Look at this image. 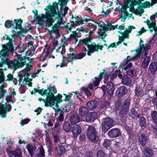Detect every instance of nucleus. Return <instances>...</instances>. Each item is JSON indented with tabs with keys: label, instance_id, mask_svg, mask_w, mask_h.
<instances>
[{
	"label": "nucleus",
	"instance_id": "f3484780",
	"mask_svg": "<svg viewBox=\"0 0 157 157\" xmlns=\"http://www.w3.org/2000/svg\"><path fill=\"white\" fill-rule=\"evenodd\" d=\"M9 157H20L22 156V153L20 148H18L16 151H10L7 153Z\"/></svg>",
	"mask_w": 157,
	"mask_h": 157
},
{
	"label": "nucleus",
	"instance_id": "6ab92c4d",
	"mask_svg": "<svg viewBox=\"0 0 157 157\" xmlns=\"http://www.w3.org/2000/svg\"><path fill=\"white\" fill-rule=\"evenodd\" d=\"M97 117V113L93 112L89 113L86 117V122H93Z\"/></svg>",
	"mask_w": 157,
	"mask_h": 157
},
{
	"label": "nucleus",
	"instance_id": "37998d69",
	"mask_svg": "<svg viewBox=\"0 0 157 157\" xmlns=\"http://www.w3.org/2000/svg\"><path fill=\"white\" fill-rule=\"evenodd\" d=\"M26 89V86L21 85L19 89V91L20 93L23 94L25 92Z\"/></svg>",
	"mask_w": 157,
	"mask_h": 157
},
{
	"label": "nucleus",
	"instance_id": "6e6552de",
	"mask_svg": "<svg viewBox=\"0 0 157 157\" xmlns=\"http://www.w3.org/2000/svg\"><path fill=\"white\" fill-rule=\"evenodd\" d=\"M141 0H124V8L125 10L128 8H130V10H135L134 6L140 2Z\"/></svg>",
	"mask_w": 157,
	"mask_h": 157
},
{
	"label": "nucleus",
	"instance_id": "680f3d73",
	"mask_svg": "<svg viewBox=\"0 0 157 157\" xmlns=\"http://www.w3.org/2000/svg\"><path fill=\"white\" fill-rule=\"evenodd\" d=\"M12 98L11 96H7L6 97V100L7 102H11L12 101Z\"/></svg>",
	"mask_w": 157,
	"mask_h": 157
},
{
	"label": "nucleus",
	"instance_id": "2f4dec72",
	"mask_svg": "<svg viewBox=\"0 0 157 157\" xmlns=\"http://www.w3.org/2000/svg\"><path fill=\"white\" fill-rule=\"evenodd\" d=\"M96 27V25H95L94 24L88 23L87 25L86 29L87 30V31H90L89 33H92V31L95 30Z\"/></svg>",
	"mask_w": 157,
	"mask_h": 157
},
{
	"label": "nucleus",
	"instance_id": "e2e57ef3",
	"mask_svg": "<svg viewBox=\"0 0 157 157\" xmlns=\"http://www.w3.org/2000/svg\"><path fill=\"white\" fill-rule=\"evenodd\" d=\"M43 124H44V125H45L46 126L47 125L48 126H50V127L52 126L53 125V123L52 122V121H48V123L47 124H46L45 123H43Z\"/></svg>",
	"mask_w": 157,
	"mask_h": 157
},
{
	"label": "nucleus",
	"instance_id": "6e6d98bb",
	"mask_svg": "<svg viewBox=\"0 0 157 157\" xmlns=\"http://www.w3.org/2000/svg\"><path fill=\"white\" fill-rule=\"evenodd\" d=\"M84 90L86 95L87 97H90L91 96V94L88 88H85Z\"/></svg>",
	"mask_w": 157,
	"mask_h": 157
},
{
	"label": "nucleus",
	"instance_id": "dca6fc26",
	"mask_svg": "<svg viewBox=\"0 0 157 157\" xmlns=\"http://www.w3.org/2000/svg\"><path fill=\"white\" fill-rule=\"evenodd\" d=\"M81 128L80 126L78 124L75 125L72 128V132L73 134V136L75 138H76L78 135L81 132Z\"/></svg>",
	"mask_w": 157,
	"mask_h": 157
},
{
	"label": "nucleus",
	"instance_id": "423d86ee",
	"mask_svg": "<svg viewBox=\"0 0 157 157\" xmlns=\"http://www.w3.org/2000/svg\"><path fill=\"white\" fill-rule=\"evenodd\" d=\"M86 134L87 137L91 142L95 143L98 141V137L96 131L93 126H89L87 129Z\"/></svg>",
	"mask_w": 157,
	"mask_h": 157
},
{
	"label": "nucleus",
	"instance_id": "9b49d317",
	"mask_svg": "<svg viewBox=\"0 0 157 157\" xmlns=\"http://www.w3.org/2000/svg\"><path fill=\"white\" fill-rule=\"evenodd\" d=\"M82 31V32H88V31H86V29L83 28V27H81L80 29H77L76 31H74L73 32L72 34L70 35V38L72 40H74L75 42L78 41V36H80L79 34L78 33Z\"/></svg>",
	"mask_w": 157,
	"mask_h": 157
},
{
	"label": "nucleus",
	"instance_id": "0eeeda50",
	"mask_svg": "<svg viewBox=\"0 0 157 157\" xmlns=\"http://www.w3.org/2000/svg\"><path fill=\"white\" fill-rule=\"evenodd\" d=\"M114 125L113 120L110 117H106L102 120L101 129L102 131L105 132Z\"/></svg>",
	"mask_w": 157,
	"mask_h": 157
},
{
	"label": "nucleus",
	"instance_id": "de8ad7c7",
	"mask_svg": "<svg viewBox=\"0 0 157 157\" xmlns=\"http://www.w3.org/2000/svg\"><path fill=\"white\" fill-rule=\"evenodd\" d=\"M44 155V151L42 147H41L40 149V152L37 155L38 157H43Z\"/></svg>",
	"mask_w": 157,
	"mask_h": 157
},
{
	"label": "nucleus",
	"instance_id": "ea45409f",
	"mask_svg": "<svg viewBox=\"0 0 157 157\" xmlns=\"http://www.w3.org/2000/svg\"><path fill=\"white\" fill-rule=\"evenodd\" d=\"M14 22L16 24L15 29H18L21 30V24L22 22V21L21 19L18 20L15 19L14 21Z\"/></svg>",
	"mask_w": 157,
	"mask_h": 157
},
{
	"label": "nucleus",
	"instance_id": "c85d7f7f",
	"mask_svg": "<svg viewBox=\"0 0 157 157\" xmlns=\"http://www.w3.org/2000/svg\"><path fill=\"white\" fill-rule=\"evenodd\" d=\"M150 57L148 56H146L144 57L141 65L142 68L145 69L147 67L150 62Z\"/></svg>",
	"mask_w": 157,
	"mask_h": 157
},
{
	"label": "nucleus",
	"instance_id": "79ce46f5",
	"mask_svg": "<svg viewBox=\"0 0 157 157\" xmlns=\"http://www.w3.org/2000/svg\"><path fill=\"white\" fill-rule=\"evenodd\" d=\"M45 141L47 147L48 149H50L52 147V145L50 138L48 136L45 139Z\"/></svg>",
	"mask_w": 157,
	"mask_h": 157
},
{
	"label": "nucleus",
	"instance_id": "72a5a7b5",
	"mask_svg": "<svg viewBox=\"0 0 157 157\" xmlns=\"http://www.w3.org/2000/svg\"><path fill=\"white\" fill-rule=\"evenodd\" d=\"M88 112V110L85 107H80L79 109V114L82 116L84 117Z\"/></svg>",
	"mask_w": 157,
	"mask_h": 157
},
{
	"label": "nucleus",
	"instance_id": "bb28decb",
	"mask_svg": "<svg viewBox=\"0 0 157 157\" xmlns=\"http://www.w3.org/2000/svg\"><path fill=\"white\" fill-rule=\"evenodd\" d=\"M127 90L126 87L121 86L119 88H118L117 91V94L118 97L121 98L127 92Z\"/></svg>",
	"mask_w": 157,
	"mask_h": 157
},
{
	"label": "nucleus",
	"instance_id": "f257e3e1",
	"mask_svg": "<svg viewBox=\"0 0 157 157\" xmlns=\"http://www.w3.org/2000/svg\"><path fill=\"white\" fill-rule=\"evenodd\" d=\"M44 10H46L44 14H42L41 16H38L37 19L38 23L41 26L43 25V22H46V25L47 27L51 26L54 22L55 19H58V21L56 24L52 26V32L51 34V38L53 40V42L54 48H56L58 47L56 49V52L63 54L65 52V47L67 45V44L61 41L55 40H54L55 36L58 34V29L59 26L63 23L62 21V17L59 11L57 6V4L56 2H53V5L47 7Z\"/></svg>",
	"mask_w": 157,
	"mask_h": 157
},
{
	"label": "nucleus",
	"instance_id": "49530a36",
	"mask_svg": "<svg viewBox=\"0 0 157 157\" xmlns=\"http://www.w3.org/2000/svg\"><path fill=\"white\" fill-rule=\"evenodd\" d=\"M97 157H105L104 153L102 150H100L98 151Z\"/></svg>",
	"mask_w": 157,
	"mask_h": 157
},
{
	"label": "nucleus",
	"instance_id": "ddd939ff",
	"mask_svg": "<svg viewBox=\"0 0 157 157\" xmlns=\"http://www.w3.org/2000/svg\"><path fill=\"white\" fill-rule=\"evenodd\" d=\"M68 0H60L58 2L59 5L61 6V10L62 13L63 12L64 15H65L67 13V11L68 10V8L65 6Z\"/></svg>",
	"mask_w": 157,
	"mask_h": 157
},
{
	"label": "nucleus",
	"instance_id": "a19ab883",
	"mask_svg": "<svg viewBox=\"0 0 157 157\" xmlns=\"http://www.w3.org/2000/svg\"><path fill=\"white\" fill-rule=\"evenodd\" d=\"M63 128L66 132H70L71 127L69 122H66L65 123L63 126Z\"/></svg>",
	"mask_w": 157,
	"mask_h": 157
},
{
	"label": "nucleus",
	"instance_id": "2eb2a0df",
	"mask_svg": "<svg viewBox=\"0 0 157 157\" xmlns=\"http://www.w3.org/2000/svg\"><path fill=\"white\" fill-rule=\"evenodd\" d=\"M46 95H47V97L45 99H42L41 98H39L38 100L40 101H43L45 103V106L48 107L50 106V105L51 104V103H50V102H49L50 101L49 97L52 95L51 90H50V91L48 93H47V94H46Z\"/></svg>",
	"mask_w": 157,
	"mask_h": 157
},
{
	"label": "nucleus",
	"instance_id": "b1692460",
	"mask_svg": "<svg viewBox=\"0 0 157 157\" xmlns=\"http://www.w3.org/2000/svg\"><path fill=\"white\" fill-rule=\"evenodd\" d=\"M11 106L10 105L7 106L5 108L4 106H1L0 108V115L2 118L6 117V111L9 112L11 109Z\"/></svg>",
	"mask_w": 157,
	"mask_h": 157
},
{
	"label": "nucleus",
	"instance_id": "1a4fd4ad",
	"mask_svg": "<svg viewBox=\"0 0 157 157\" xmlns=\"http://www.w3.org/2000/svg\"><path fill=\"white\" fill-rule=\"evenodd\" d=\"M16 55L17 57L18 60H15L13 61H11V66H12L13 69L16 70L20 67H22L26 63L25 61H22L20 58V56L17 53Z\"/></svg>",
	"mask_w": 157,
	"mask_h": 157
},
{
	"label": "nucleus",
	"instance_id": "5701e85b",
	"mask_svg": "<svg viewBox=\"0 0 157 157\" xmlns=\"http://www.w3.org/2000/svg\"><path fill=\"white\" fill-rule=\"evenodd\" d=\"M86 52L84 51V52H81L77 55L73 53L70 54V57L71 59H81L85 56Z\"/></svg>",
	"mask_w": 157,
	"mask_h": 157
},
{
	"label": "nucleus",
	"instance_id": "c756f323",
	"mask_svg": "<svg viewBox=\"0 0 157 157\" xmlns=\"http://www.w3.org/2000/svg\"><path fill=\"white\" fill-rule=\"evenodd\" d=\"M70 121L71 123L74 124L79 122L80 119L78 115H74L71 117Z\"/></svg>",
	"mask_w": 157,
	"mask_h": 157
},
{
	"label": "nucleus",
	"instance_id": "20e7f679",
	"mask_svg": "<svg viewBox=\"0 0 157 157\" xmlns=\"http://www.w3.org/2000/svg\"><path fill=\"white\" fill-rule=\"evenodd\" d=\"M26 65V66L25 68L21 71V73L18 75L19 79L18 81L20 83V85H24L25 86L28 85L29 86H32V83L31 82L32 79L29 78L28 77H25L23 81L21 83L22 81V77L23 76L28 77L29 76L28 72L29 71L32 67V66L30 64Z\"/></svg>",
	"mask_w": 157,
	"mask_h": 157
},
{
	"label": "nucleus",
	"instance_id": "8fccbe9b",
	"mask_svg": "<svg viewBox=\"0 0 157 157\" xmlns=\"http://www.w3.org/2000/svg\"><path fill=\"white\" fill-rule=\"evenodd\" d=\"M121 102L120 100H117L115 104V107L117 109H119L121 106Z\"/></svg>",
	"mask_w": 157,
	"mask_h": 157
},
{
	"label": "nucleus",
	"instance_id": "f03ea898",
	"mask_svg": "<svg viewBox=\"0 0 157 157\" xmlns=\"http://www.w3.org/2000/svg\"><path fill=\"white\" fill-rule=\"evenodd\" d=\"M117 28L120 29V30L118 31V32L122 34V36H121L124 37V40L125 39L128 38L129 34L131 33L132 29H135V27L132 26H128L127 29L123 31L122 30L124 31V25H119L118 26V25H117L114 26L112 25L110 23H107V25H105V26H102L99 29L98 33L101 37V39L103 40L104 39L106 36V32L107 31L109 30L111 31Z\"/></svg>",
	"mask_w": 157,
	"mask_h": 157
},
{
	"label": "nucleus",
	"instance_id": "39448f33",
	"mask_svg": "<svg viewBox=\"0 0 157 157\" xmlns=\"http://www.w3.org/2000/svg\"><path fill=\"white\" fill-rule=\"evenodd\" d=\"M52 92V95L49 97L50 102L51 103L50 106L52 107L55 110V111H58L59 110L58 104L61 102L62 96L59 94L57 96H54L53 93V89L52 88H50Z\"/></svg>",
	"mask_w": 157,
	"mask_h": 157
},
{
	"label": "nucleus",
	"instance_id": "f8f14e48",
	"mask_svg": "<svg viewBox=\"0 0 157 157\" xmlns=\"http://www.w3.org/2000/svg\"><path fill=\"white\" fill-rule=\"evenodd\" d=\"M151 44L149 42H147L144 44L143 41L141 38L140 39V48L142 51H143L144 52L145 55L147 54L146 52L151 48Z\"/></svg>",
	"mask_w": 157,
	"mask_h": 157
},
{
	"label": "nucleus",
	"instance_id": "aec40b11",
	"mask_svg": "<svg viewBox=\"0 0 157 157\" xmlns=\"http://www.w3.org/2000/svg\"><path fill=\"white\" fill-rule=\"evenodd\" d=\"M26 148L27 149L30 156H33L36 149V146L31 144H28L26 145Z\"/></svg>",
	"mask_w": 157,
	"mask_h": 157
},
{
	"label": "nucleus",
	"instance_id": "774afa93",
	"mask_svg": "<svg viewBox=\"0 0 157 157\" xmlns=\"http://www.w3.org/2000/svg\"><path fill=\"white\" fill-rule=\"evenodd\" d=\"M42 109L40 107L38 108L37 109L34 110V111L36 112L37 113V114H40L41 112Z\"/></svg>",
	"mask_w": 157,
	"mask_h": 157
},
{
	"label": "nucleus",
	"instance_id": "69168bd1",
	"mask_svg": "<svg viewBox=\"0 0 157 157\" xmlns=\"http://www.w3.org/2000/svg\"><path fill=\"white\" fill-rule=\"evenodd\" d=\"M152 102L157 107V98L153 99L152 100Z\"/></svg>",
	"mask_w": 157,
	"mask_h": 157
},
{
	"label": "nucleus",
	"instance_id": "393cba45",
	"mask_svg": "<svg viewBox=\"0 0 157 157\" xmlns=\"http://www.w3.org/2000/svg\"><path fill=\"white\" fill-rule=\"evenodd\" d=\"M107 91L108 94L111 95L112 94L114 90V87L113 83L110 81H109L107 83L106 87Z\"/></svg>",
	"mask_w": 157,
	"mask_h": 157
},
{
	"label": "nucleus",
	"instance_id": "a18cd8bd",
	"mask_svg": "<svg viewBox=\"0 0 157 157\" xmlns=\"http://www.w3.org/2000/svg\"><path fill=\"white\" fill-rule=\"evenodd\" d=\"M110 144V140L107 139H105L103 144V145L105 147L107 148L109 146Z\"/></svg>",
	"mask_w": 157,
	"mask_h": 157
},
{
	"label": "nucleus",
	"instance_id": "13d9d810",
	"mask_svg": "<svg viewBox=\"0 0 157 157\" xmlns=\"http://www.w3.org/2000/svg\"><path fill=\"white\" fill-rule=\"evenodd\" d=\"M145 31L144 30V28L142 27L140 29V30L138 32V34L136 35V36H139L142 34V33L145 32Z\"/></svg>",
	"mask_w": 157,
	"mask_h": 157
},
{
	"label": "nucleus",
	"instance_id": "bf43d9fd",
	"mask_svg": "<svg viewBox=\"0 0 157 157\" xmlns=\"http://www.w3.org/2000/svg\"><path fill=\"white\" fill-rule=\"evenodd\" d=\"M58 119H59V120L60 121H62L63 120V115L62 113H60L59 115L58 118H56L57 120H58Z\"/></svg>",
	"mask_w": 157,
	"mask_h": 157
},
{
	"label": "nucleus",
	"instance_id": "9d476101",
	"mask_svg": "<svg viewBox=\"0 0 157 157\" xmlns=\"http://www.w3.org/2000/svg\"><path fill=\"white\" fill-rule=\"evenodd\" d=\"M130 103V100L129 99H127L124 101L123 105L121 106L122 109L120 113V116H125L126 114H127Z\"/></svg>",
	"mask_w": 157,
	"mask_h": 157
},
{
	"label": "nucleus",
	"instance_id": "603ef678",
	"mask_svg": "<svg viewBox=\"0 0 157 157\" xmlns=\"http://www.w3.org/2000/svg\"><path fill=\"white\" fill-rule=\"evenodd\" d=\"M12 21L10 20L6 21L5 23V27L7 28H9L11 27L12 25Z\"/></svg>",
	"mask_w": 157,
	"mask_h": 157
},
{
	"label": "nucleus",
	"instance_id": "4d7b16f0",
	"mask_svg": "<svg viewBox=\"0 0 157 157\" xmlns=\"http://www.w3.org/2000/svg\"><path fill=\"white\" fill-rule=\"evenodd\" d=\"M6 93V90L3 88H0V95L1 97L3 96Z\"/></svg>",
	"mask_w": 157,
	"mask_h": 157
},
{
	"label": "nucleus",
	"instance_id": "c9c22d12",
	"mask_svg": "<svg viewBox=\"0 0 157 157\" xmlns=\"http://www.w3.org/2000/svg\"><path fill=\"white\" fill-rule=\"evenodd\" d=\"M50 90V88H48V89L44 90L43 89L40 90L37 88H34V89L35 92H38L42 95H46V94H47V93H48L49 92Z\"/></svg>",
	"mask_w": 157,
	"mask_h": 157
},
{
	"label": "nucleus",
	"instance_id": "5fc2aeb1",
	"mask_svg": "<svg viewBox=\"0 0 157 157\" xmlns=\"http://www.w3.org/2000/svg\"><path fill=\"white\" fill-rule=\"evenodd\" d=\"M85 154L86 157H93V153L91 151H86Z\"/></svg>",
	"mask_w": 157,
	"mask_h": 157
},
{
	"label": "nucleus",
	"instance_id": "473e14b6",
	"mask_svg": "<svg viewBox=\"0 0 157 157\" xmlns=\"http://www.w3.org/2000/svg\"><path fill=\"white\" fill-rule=\"evenodd\" d=\"M103 74V73L101 72L98 76V77H95L94 79L93 80V83L95 86H98L100 81L102 79V76Z\"/></svg>",
	"mask_w": 157,
	"mask_h": 157
},
{
	"label": "nucleus",
	"instance_id": "338daca9",
	"mask_svg": "<svg viewBox=\"0 0 157 157\" xmlns=\"http://www.w3.org/2000/svg\"><path fill=\"white\" fill-rule=\"evenodd\" d=\"M132 63H129L127 66H126L125 68H124V70H126L127 69H128V68H129L130 67H132Z\"/></svg>",
	"mask_w": 157,
	"mask_h": 157
},
{
	"label": "nucleus",
	"instance_id": "a878e982",
	"mask_svg": "<svg viewBox=\"0 0 157 157\" xmlns=\"http://www.w3.org/2000/svg\"><path fill=\"white\" fill-rule=\"evenodd\" d=\"M151 116L156 125V127L153 128V131L155 135L157 136V112L153 111L151 113Z\"/></svg>",
	"mask_w": 157,
	"mask_h": 157
},
{
	"label": "nucleus",
	"instance_id": "4c0bfd02",
	"mask_svg": "<svg viewBox=\"0 0 157 157\" xmlns=\"http://www.w3.org/2000/svg\"><path fill=\"white\" fill-rule=\"evenodd\" d=\"M139 140L140 144L142 146H144L146 144L147 142V138L145 137V135L142 134L140 136Z\"/></svg>",
	"mask_w": 157,
	"mask_h": 157
},
{
	"label": "nucleus",
	"instance_id": "a211bd4d",
	"mask_svg": "<svg viewBox=\"0 0 157 157\" xmlns=\"http://www.w3.org/2000/svg\"><path fill=\"white\" fill-rule=\"evenodd\" d=\"M108 135L111 138H115L120 135V132L117 129H112L108 132Z\"/></svg>",
	"mask_w": 157,
	"mask_h": 157
},
{
	"label": "nucleus",
	"instance_id": "09e8293b",
	"mask_svg": "<svg viewBox=\"0 0 157 157\" xmlns=\"http://www.w3.org/2000/svg\"><path fill=\"white\" fill-rule=\"evenodd\" d=\"M136 94L137 96H140L142 94L143 91L142 89L140 88L136 87Z\"/></svg>",
	"mask_w": 157,
	"mask_h": 157
},
{
	"label": "nucleus",
	"instance_id": "3c124183",
	"mask_svg": "<svg viewBox=\"0 0 157 157\" xmlns=\"http://www.w3.org/2000/svg\"><path fill=\"white\" fill-rule=\"evenodd\" d=\"M130 115L132 118H134L137 115V112L134 108L132 109L131 110Z\"/></svg>",
	"mask_w": 157,
	"mask_h": 157
},
{
	"label": "nucleus",
	"instance_id": "cd10ccee",
	"mask_svg": "<svg viewBox=\"0 0 157 157\" xmlns=\"http://www.w3.org/2000/svg\"><path fill=\"white\" fill-rule=\"evenodd\" d=\"M149 70L151 74H155L157 71V62L151 63L149 65Z\"/></svg>",
	"mask_w": 157,
	"mask_h": 157
},
{
	"label": "nucleus",
	"instance_id": "864d4df0",
	"mask_svg": "<svg viewBox=\"0 0 157 157\" xmlns=\"http://www.w3.org/2000/svg\"><path fill=\"white\" fill-rule=\"evenodd\" d=\"M29 121L30 120L28 119H26L24 120H23L20 122V124L21 125L23 126L25 124H27Z\"/></svg>",
	"mask_w": 157,
	"mask_h": 157
},
{
	"label": "nucleus",
	"instance_id": "4468645a",
	"mask_svg": "<svg viewBox=\"0 0 157 157\" xmlns=\"http://www.w3.org/2000/svg\"><path fill=\"white\" fill-rule=\"evenodd\" d=\"M140 55L138 54L132 57H131L130 56H128L126 59H125L123 62L121 63V66L122 68L125 65L129 62L131 61H134L137 59L139 57Z\"/></svg>",
	"mask_w": 157,
	"mask_h": 157
},
{
	"label": "nucleus",
	"instance_id": "7c9ffc66",
	"mask_svg": "<svg viewBox=\"0 0 157 157\" xmlns=\"http://www.w3.org/2000/svg\"><path fill=\"white\" fill-rule=\"evenodd\" d=\"M56 149L57 151L58 155L59 156L62 155L65 151V148L63 146H57Z\"/></svg>",
	"mask_w": 157,
	"mask_h": 157
},
{
	"label": "nucleus",
	"instance_id": "7ed1b4c3",
	"mask_svg": "<svg viewBox=\"0 0 157 157\" xmlns=\"http://www.w3.org/2000/svg\"><path fill=\"white\" fill-rule=\"evenodd\" d=\"M91 40V38L89 37L80 40L79 42V44L82 45L84 46V51H87V54L89 56L93 52L98 51V50H101L103 47V45H97L94 43L90 44Z\"/></svg>",
	"mask_w": 157,
	"mask_h": 157
},
{
	"label": "nucleus",
	"instance_id": "052dcab7",
	"mask_svg": "<svg viewBox=\"0 0 157 157\" xmlns=\"http://www.w3.org/2000/svg\"><path fill=\"white\" fill-rule=\"evenodd\" d=\"M127 74L130 76H132L133 74V71L132 70H129L127 72Z\"/></svg>",
	"mask_w": 157,
	"mask_h": 157
},
{
	"label": "nucleus",
	"instance_id": "f704fd0d",
	"mask_svg": "<svg viewBox=\"0 0 157 157\" xmlns=\"http://www.w3.org/2000/svg\"><path fill=\"white\" fill-rule=\"evenodd\" d=\"M122 82L123 84L127 85H129L131 83L130 79L127 75L123 76Z\"/></svg>",
	"mask_w": 157,
	"mask_h": 157
},
{
	"label": "nucleus",
	"instance_id": "c03bdc74",
	"mask_svg": "<svg viewBox=\"0 0 157 157\" xmlns=\"http://www.w3.org/2000/svg\"><path fill=\"white\" fill-rule=\"evenodd\" d=\"M140 122L141 124V126L145 127L146 125V120L145 118L143 117H141L140 119Z\"/></svg>",
	"mask_w": 157,
	"mask_h": 157
},
{
	"label": "nucleus",
	"instance_id": "58836bf2",
	"mask_svg": "<svg viewBox=\"0 0 157 157\" xmlns=\"http://www.w3.org/2000/svg\"><path fill=\"white\" fill-rule=\"evenodd\" d=\"M144 153V155L147 157H151L153 154L152 150L147 147L145 149Z\"/></svg>",
	"mask_w": 157,
	"mask_h": 157
},
{
	"label": "nucleus",
	"instance_id": "0e129e2a",
	"mask_svg": "<svg viewBox=\"0 0 157 157\" xmlns=\"http://www.w3.org/2000/svg\"><path fill=\"white\" fill-rule=\"evenodd\" d=\"M153 58L154 60H157V51L155 52L153 55Z\"/></svg>",
	"mask_w": 157,
	"mask_h": 157
},
{
	"label": "nucleus",
	"instance_id": "e433bc0d",
	"mask_svg": "<svg viewBox=\"0 0 157 157\" xmlns=\"http://www.w3.org/2000/svg\"><path fill=\"white\" fill-rule=\"evenodd\" d=\"M124 40V37L121 36H119V40L118 42H114L111 44L109 46V47H115L116 48L117 46L119 44H121L122 42Z\"/></svg>",
	"mask_w": 157,
	"mask_h": 157
},
{
	"label": "nucleus",
	"instance_id": "412c9836",
	"mask_svg": "<svg viewBox=\"0 0 157 157\" xmlns=\"http://www.w3.org/2000/svg\"><path fill=\"white\" fill-rule=\"evenodd\" d=\"M98 105V103L96 100L90 101L86 103V105L88 109L91 110L95 109Z\"/></svg>",
	"mask_w": 157,
	"mask_h": 157
},
{
	"label": "nucleus",
	"instance_id": "4be33fe9",
	"mask_svg": "<svg viewBox=\"0 0 157 157\" xmlns=\"http://www.w3.org/2000/svg\"><path fill=\"white\" fill-rule=\"evenodd\" d=\"M77 17L79 18V17L78 16ZM78 20L75 21H72V22H71V25L73 26H78L80 25L83 24L84 22H87L89 20H91L90 19H88L86 18L80 20L79 18H78Z\"/></svg>",
	"mask_w": 157,
	"mask_h": 157
}]
</instances>
